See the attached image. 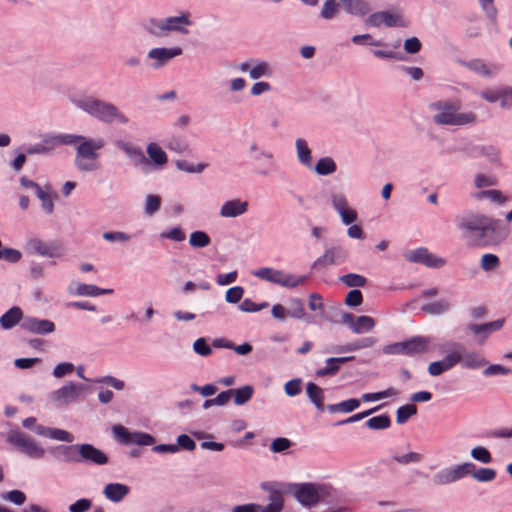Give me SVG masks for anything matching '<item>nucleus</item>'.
I'll return each mask as SVG.
<instances>
[{"label":"nucleus","mask_w":512,"mask_h":512,"mask_svg":"<svg viewBox=\"0 0 512 512\" xmlns=\"http://www.w3.org/2000/svg\"><path fill=\"white\" fill-rule=\"evenodd\" d=\"M434 111L433 121L438 125L465 126L476 122L473 112H460V100H439L430 104Z\"/></svg>","instance_id":"obj_1"},{"label":"nucleus","mask_w":512,"mask_h":512,"mask_svg":"<svg viewBox=\"0 0 512 512\" xmlns=\"http://www.w3.org/2000/svg\"><path fill=\"white\" fill-rule=\"evenodd\" d=\"M73 146L76 147L74 164L79 171L93 172L100 168L98 151L104 147V140L75 135Z\"/></svg>","instance_id":"obj_2"},{"label":"nucleus","mask_w":512,"mask_h":512,"mask_svg":"<svg viewBox=\"0 0 512 512\" xmlns=\"http://www.w3.org/2000/svg\"><path fill=\"white\" fill-rule=\"evenodd\" d=\"M459 228L464 231V236L469 239L473 246H488L487 239L496 231V221L484 215H472L462 219Z\"/></svg>","instance_id":"obj_3"},{"label":"nucleus","mask_w":512,"mask_h":512,"mask_svg":"<svg viewBox=\"0 0 512 512\" xmlns=\"http://www.w3.org/2000/svg\"><path fill=\"white\" fill-rule=\"evenodd\" d=\"M76 105L92 117H95L104 123L117 121L121 124H127L129 121L128 117L115 105L92 96L79 99L76 102Z\"/></svg>","instance_id":"obj_4"},{"label":"nucleus","mask_w":512,"mask_h":512,"mask_svg":"<svg viewBox=\"0 0 512 512\" xmlns=\"http://www.w3.org/2000/svg\"><path fill=\"white\" fill-rule=\"evenodd\" d=\"M253 275L261 280L289 288L297 287L307 281V276H295L288 274L283 270H277L270 267L259 268L253 272Z\"/></svg>","instance_id":"obj_5"},{"label":"nucleus","mask_w":512,"mask_h":512,"mask_svg":"<svg viewBox=\"0 0 512 512\" xmlns=\"http://www.w3.org/2000/svg\"><path fill=\"white\" fill-rule=\"evenodd\" d=\"M430 339L424 336H415L403 342H397L384 347L385 354H402L407 356L421 355L429 351Z\"/></svg>","instance_id":"obj_6"},{"label":"nucleus","mask_w":512,"mask_h":512,"mask_svg":"<svg viewBox=\"0 0 512 512\" xmlns=\"http://www.w3.org/2000/svg\"><path fill=\"white\" fill-rule=\"evenodd\" d=\"M8 441L30 458L39 459L44 456V449L40 447L33 438L21 431L10 432Z\"/></svg>","instance_id":"obj_7"},{"label":"nucleus","mask_w":512,"mask_h":512,"mask_svg":"<svg viewBox=\"0 0 512 512\" xmlns=\"http://www.w3.org/2000/svg\"><path fill=\"white\" fill-rule=\"evenodd\" d=\"M452 354L458 355V364L467 369H478L486 364L485 358L478 352L467 351L463 344L455 341L448 342Z\"/></svg>","instance_id":"obj_8"},{"label":"nucleus","mask_w":512,"mask_h":512,"mask_svg":"<svg viewBox=\"0 0 512 512\" xmlns=\"http://www.w3.org/2000/svg\"><path fill=\"white\" fill-rule=\"evenodd\" d=\"M475 469V464L465 462L450 468H446L434 475V483L437 485H447L456 482L468 475Z\"/></svg>","instance_id":"obj_9"},{"label":"nucleus","mask_w":512,"mask_h":512,"mask_svg":"<svg viewBox=\"0 0 512 512\" xmlns=\"http://www.w3.org/2000/svg\"><path fill=\"white\" fill-rule=\"evenodd\" d=\"M113 433L118 442L124 445L150 446L155 444V438L145 432H131L122 425L114 426Z\"/></svg>","instance_id":"obj_10"},{"label":"nucleus","mask_w":512,"mask_h":512,"mask_svg":"<svg viewBox=\"0 0 512 512\" xmlns=\"http://www.w3.org/2000/svg\"><path fill=\"white\" fill-rule=\"evenodd\" d=\"M367 26L380 27H406L407 21L404 19L400 11H379L375 12L366 19Z\"/></svg>","instance_id":"obj_11"},{"label":"nucleus","mask_w":512,"mask_h":512,"mask_svg":"<svg viewBox=\"0 0 512 512\" xmlns=\"http://www.w3.org/2000/svg\"><path fill=\"white\" fill-rule=\"evenodd\" d=\"M86 389L82 384L69 382L51 394V399L58 405H68L76 401L81 393Z\"/></svg>","instance_id":"obj_12"},{"label":"nucleus","mask_w":512,"mask_h":512,"mask_svg":"<svg viewBox=\"0 0 512 512\" xmlns=\"http://www.w3.org/2000/svg\"><path fill=\"white\" fill-rule=\"evenodd\" d=\"M439 350L441 353L445 354V357L441 361H435L429 364L428 372L431 376H439L458 364V355L452 354L451 350L448 348V342L440 345Z\"/></svg>","instance_id":"obj_13"},{"label":"nucleus","mask_w":512,"mask_h":512,"mask_svg":"<svg viewBox=\"0 0 512 512\" xmlns=\"http://www.w3.org/2000/svg\"><path fill=\"white\" fill-rule=\"evenodd\" d=\"M406 259L412 263H422L430 268H440L445 265L443 258L430 253L426 248H418L406 254Z\"/></svg>","instance_id":"obj_14"},{"label":"nucleus","mask_w":512,"mask_h":512,"mask_svg":"<svg viewBox=\"0 0 512 512\" xmlns=\"http://www.w3.org/2000/svg\"><path fill=\"white\" fill-rule=\"evenodd\" d=\"M346 258L347 252L342 247H331L313 262L312 269L317 270L329 265H337L343 263Z\"/></svg>","instance_id":"obj_15"},{"label":"nucleus","mask_w":512,"mask_h":512,"mask_svg":"<svg viewBox=\"0 0 512 512\" xmlns=\"http://www.w3.org/2000/svg\"><path fill=\"white\" fill-rule=\"evenodd\" d=\"M80 463L88 465H105L108 463L107 455L91 444H79Z\"/></svg>","instance_id":"obj_16"},{"label":"nucleus","mask_w":512,"mask_h":512,"mask_svg":"<svg viewBox=\"0 0 512 512\" xmlns=\"http://www.w3.org/2000/svg\"><path fill=\"white\" fill-rule=\"evenodd\" d=\"M295 497L306 507L314 506L321 501L319 487L311 483H304L297 486Z\"/></svg>","instance_id":"obj_17"},{"label":"nucleus","mask_w":512,"mask_h":512,"mask_svg":"<svg viewBox=\"0 0 512 512\" xmlns=\"http://www.w3.org/2000/svg\"><path fill=\"white\" fill-rule=\"evenodd\" d=\"M182 49L180 47L173 48H153L148 52V57L155 62L152 67L158 69L167 64L171 59L180 56Z\"/></svg>","instance_id":"obj_18"},{"label":"nucleus","mask_w":512,"mask_h":512,"mask_svg":"<svg viewBox=\"0 0 512 512\" xmlns=\"http://www.w3.org/2000/svg\"><path fill=\"white\" fill-rule=\"evenodd\" d=\"M22 329L40 335L52 333L55 330V324L47 319H38L27 317L21 323Z\"/></svg>","instance_id":"obj_19"},{"label":"nucleus","mask_w":512,"mask_h":512,"mask_svg":"<svg viewBox=\"0 0 512 512\" xmlns=\"http://www.w3.org/2000/svg\"><path fill=\"white\" fill-rule=\"evenodd\" d=\"M332 204L344 224L349 225L357 220V212L348 206L346 198L343 195L334 194L332 196Z\"/></svg>","instance_id":"obj_20"},{"label":"nucleus","mask_w":512,"mask_h":512,"mask_svg":"<svg viewBox=\"0 0 512 512\" xmlns=\"http://www.w3.org/2000/svg\"><path fill=\"white\" fill-rule=\"evenodd\" d=\"M503 324L504 320L498 319L484 324H469L468 329L478 337L477 343L481 345L490 333L500 330Z\"/></svg>","instance_id":"obj_21"},{"label":"nucleus","mask_w":512,"mask_h":512,"mask_svg":"<svg viewBox=\"0 0 512 512\" xmlns=\"http://www.w3.org/2000/svg\"><path fill=\"white\" fill-rule=\"evenodd\" d=\"M54 457L65 463H80L79 444L59 445L53 450Z\"/></svg>","instance_id":"obj_22"},{"label":"nucleus","mask_w":512,"mask_h":512,"mask_svg":"<svg viewBox=\"0 0 512 512\" xmlns=\"http://www.w3.org/2000/svg\"><path fill=\"white\" fill-rule=\"evenodd\" d=\"M248 210V202L240 199L226 201L220 209V215L225 218H233L243 215Z\"/></svg>","instance_id":"obj_23"},{"label":"nucleus","mask_w":512,"mask_h":512,"mask_svg":"<svg viewBox=\"0 0 512 512\" xmlns=\"http://www.w3.org/2000/svg\"><path fill=\"white\" fill-rule=\"evenodd\" d=\"M354 359V356L328 358L325 361V366L317 370L316 375L318 377L334 376L339 372L341 364L353 361Z\"/></svg>","instance_id":"obj_24"},{"label":"nucleus","mask_w":512,"mask_h":512,"mask_svg":"<svg viewBox=\"0 0 512 512\" xmlns=\"http://www.w3.org/2000/svg\"><path fill=\"white\" fill-rule=\"evenodd\" d=\"M130 492L129 486L122 483H109L104 487L103 494L111 502L122 501Z\"/></svg>","instance_id":"obj_25"},{"label":"nucleus","mask_w":512,"mask_h":512,"mask_svg":"<svg viewBox=\"0 0 512 512\" xmlns=\"http://www.w3.org/2000/svg\"><path fill=\"white\" fill-rule=\"evenodd\" d=\"M74 134H49L43 137L42 143L47 149V153L53 151L60 145H72Z\"/></svg>","instance_id":"obj_26"},{"label":"nucleus","mask_w":512,"mask_h":512,"mask_svg":"<svg viewBox=\"0 0 512 512\" xmlns=\"http://www.w3.org/2000/svg\"><path fill=\"white\" fill-rule=\"evenodd\" d=\"M166 34L168 32L177 31L184 34L188 33V30L184 26L191 25L189 13L182 14L181 16L168 17L164 19Z\"/></svg>","instance_id":"obj_27"},{"label":"nucleus","mask_w":512,"mask_h":512,"mask_svg":"<svg viewBox=\"0 0 512 512\" xmlns=\"http://www.w3.org/2000/svg\"><path fill=\"white\" fill-rule=\"evenodd\" d=\"M27 248L41 256L54 257L57 255V248L55 246L37 238L30 239L27 243Z\"/></svg>","instance_id":"obj_28"},{"label":"nucleus","mask_w":512,"mask_h":512,"mask_svg":"<svg viewBox=\"0 0 512 512\" xmlns=\"http://www.w3.org/2000/svg\"><path fill=\"white\" fill-rule=\"evenodd\" d=\"M340 4L345 11L356 16H365L370 11V5L365 0H341Z\"/></svg>","instance_id":"obj_29"},{"label":"nucleus","mask_w":512,"mask_h":512,"mask_svg":"<svg viewBox=\"0 0 512 512\" xmlns=\"http://www.w3.org/2000/svg\"><path fill=\"white\" fill-rule=\"evenodd\" d=\"M376 340L373 337H366L359 340H356L351 343H347L345 345L336 346L332 352L334 353H345V352H354L360 349H365L372 347L375 344Z\"/></svg>","instance_id":"obj_30"},{"label":"nucleus","mask_w":512,"mask_h":512,"mask_svg":"<svg viewBox=\"0 0 512 512\" xmlns=\"http://www.w3.org/2000/svg\"><path fill=\"white\" fill-rule=\"evenodd\" d=\"M22 310L14 306L0 317V324L4 329H11L22 319Z\"/></svg>","instance_id":"obj_31"},{"label":"nucleus","mask_w":512,"mask_h":512,"mask_svg":"<svg viewBox=\"0 0 512 512\" xmlns=\"http://www.w3.org/2000/svg\"><path fill=\"white\" fill-rule=\"evenodd\" d=\"M306 393L311 400V402L315 405V407L319 411H324L325 406L323 403L324 400V392L321 387L316 385L315 383L309 382L306 386Z\"/></svg>","instance_id":"obj_32"},{"label":"nucleus","mask_w":512,"mask_h":512,"mask_svg":"<svg viewBox=\"0 0 512 512\" xmlns=\"http://www.w3.org/2000/svg\"><path fill=\"white\" fill-rule=\"evenodd\" d=\"M147 154L151 160V162L156 166H164L168 157L165 151L157 144V143H149L147 146Z\"/></svg>","instance_id":"obj_33"},{"label":"nucleus","mask_w":512,"mask_h":512,"mask_svg":"<svg viewBox=\"0 0 512 512\" xmlns=\"http://www.w3.org/2000/svg\"><path fill=\"white\" fill-rule=\"evenodd\" d=\"M295 146L299 162L310 168L312 166V155L306 140L298 138L295 142Z\"/></svg>","instance_id":"obj_34"},{"label":"nucleus","mask_w":512,"mask_h":512,"mask_svg":"<svg viewBox=\"0 0 512 512\" xmlns=\"http://www.w3.org/2000/svg\"><path fill=\"white\" fill-rule=\"evenodd\" d=\"M112 289H102L92 284L79 283L77 285L75 294L79 296H91L96 297L104 294H112Z\"/></svg>","instance_id":"obj_35"},{"label":"nucleus","mask_w":512,"mask_h":512,"mask_svg":"<svg viewBox=\"0 0 512 512\" xmlns=\"http://www.w3.org/2000/svg\"><path fill=\"white\" fill-rule=\"evenodd\" d=\"M118 146L136 164H147V158L139 147H134L124 142H120Z\"/></svg>","instance_id":"obj_36"},{"label":"nucleus","mask_w":512,"mask_h":512,"mask_svg":"<svg viewBox=\"0 0 512 512\" xmlns=\"http://www.w3.org/2000/svg\"><path fill=\"white\" fill-rule=\"evenodd\" d=\"M360 406V401L355 398H351L345 401H342L337 404H331L327 406V409L330 413H336V412H344L349 413L354 411Z\"/></svg>","instance_id":"obj_37"},{"label":"nucleus","mask_w":512,"mask_h":512,"mask_svg":"<svg viewBox=\"0 0 512 512\" xmlns=\"http://www.w3.org/2000/svg\"><path fill=\"white\" fill-rule=\"evenodd\" d=\"M337 169L335 161L330 157H324L317 161L315 165V172L318 175H330Z\"/></svg>","instance_id":"obj_38"},{"label":"nucleus","mask_w":512,"mask_h":512,"mask_svg":"<svg viewBox=\"0 0 512 512\" xmlns=\"http://www.w3.org/2000/svg\"><path fill=\"white\" fill-rule=\"evenodd\" d=\"M375 327V321L370 316H358L355 325L353 326V333L362 334L371 331Z\"/></svg>","instance_id":"obj_39"},{"label":"nucleus","mask_w":512,"mask_h":512,"mask_svg":"<svg viewBox=\"0 0 512 512\" xmlns=\"http://www.w3.org/2000/svg\"><path fill=\"white\" fill-rule=\"evenodd\" d=\"M254 393V389L250 385H245L238 389H233L232 395L234 396V402L236 405H243L248 402Z\"/></svg>","instance_id":"obj_40"},{"label":"nucleus","mask_w":512,"mask_h":512,"mask_svg":"<svg viewBox=\"0 0 512 512\" xmlns=\"http://www.w3.org/2000/svg\"><path fill=\"white\" fill-rule=\"evenodd\" d=\"M365 425L373 430H383L390 427L391 419L387 414L378 415L368 419Z\"/></svg>","instance_id":"obj_41"},{"label":"nucleus","mask_w":512,"mask_h":512,"mask_svg":"<svg viewBox=\"0 0 512 512\" xmlns=\"http://www.w3.org/2000/svg\"><path fill=\"white\" fill-rule=\"evenodd\" d=\"M270 503L266 507H262L258 512H281L283 509V498L280 492L273 491L270 495Z\"/></svg>","instance_id":"obj_42"},{"label":"nucleus","mask_w":512,"mask_h":512,"mask_svg":"<svg viewBox=\"0 0 512 512\" xmlns=\"http://www.w3.org/2000/svg\"><path fill=\"white\" fill-rule=\"evenodd\" d=\"M211 243V238L206 232L195 231L190 234L189 244L194 248H204Z\"/></svg>","instance_id":"obj_43"},{"label":"nucleus","mask_w":512,"mask_h":512,"mask_svg":"<svg viewBox=\"0 0 512 512\" xmlns=\"http://www.w3.org/2000/svg\"><path fill=\"white\" fill-rule=\"evenodd\" d=\"M287 313L289 317L295 319H302L305 316V307L304 303L299 298H293L289 302V308L287 309Z\"/></svg>","instance_id":"obj_44"},{"label":"nucleus","mask_w":512,"mask_h":512,"mask_svg":"<svg viewBox=\"0 0 512 512\" xmlns=\"http://www.w3.org/2000/svg\"><path fill=\"white\" fill-rule=\"evenodd\" d=\"M470 475L478 482H491L496 478V470L493 468L483 467L479 469L475 468Z\"/></svg>","instance_id":"obj_45"},{"label":"nucleus","mask_w":512,"mask_h":512,"mask_svg":"<svg viewBox=\"0 0 512 512\" xmlns=\"http://www.w3.org/2000/svg\"><path fill=\"white\" fill-rule=\"evenodd\" d=\"M500 266V259L497 255L492 253H486L482 255L480 261V267L485 272L494 271Z\"/></svg>","instance_id":"obj_46"},{"label":"nucleus","mask_w":512,"mask_h":512,"mask_svg":"<svg viewBox=\"0 0 512 512\" xmlns=\"http://www.w3.org/2000/svg\"><path fill=\"white\" fill-rule=\"evenodd\" d=\"M417 413V407L414 404H406L397 409L396 422L404 424L410 417Z\"/></svg>","instance_id":"obj_47"},{"label":"nucleus","mask_w":512,"mask_h":512,"mask_svg":"<svg viewBox=\"0 0 512 512\" xmlns=\"http://www.w3.org/2000/svg\"><path fill=\"white\" fill-rule=\"evenodd\" d=\"M339 280L347 287H363L367 283L364 276L355 273L342 275Z\"/></svg>","instance_id":"obj_48"},{"label":"nucleus","mask_w":512,"mask_h":512,"mask_svg":"<svg viewBox=\"0 0 512 512\" xmlns=\"http://www.w3.org/2000/svg\"><path fill=\"white\" fill-rule=\"evenodd\" d=\"M450 304L446 300H439L422 306V310L428 314L438 315L448 311Z\"/></svg>","instance_id":"obj_49"},{"label":"nucleus","mask_w":512,"mask_h":512,"mask_svg":"<svg viewBox=\"0 0 512 512\" xmlns=\"http://www.w3.org/2000/svg\"><path fill=\"white\" fill-rule=\"evenodd\" d=\"M398 394V391L394 388H388L384 391L375 392V393H365L361 396V400L363 402H371V401H378L383 398L396 396Z\"/></svg>","instance_id":"obj_50"},{"label":"nucleus","mask_w":512,"mask_h":512,"mask_svg":"<svg viewBox=\"0 0 512 512\" xmlns=\"http://www.w3.org/2000/svg\"><path fill=\"white\" fill-rule=\"evenodd\" d=\"M145 29L152 35L163 36L166 35L164 20L149 19L145 24Z\"/></svg>","instance_id":"obj_51"},{"label":"nucleus","mask_w":512,"mask_h":512,"mask_svg":"<svg viewBox=\"0 0 512 512\" xmlns=\"http://www.w3.org/2000/svg\"><path fill=\"white\" fill-rule=\"evenodd\" d=\"M22 254L14 248H0V259L9 263H17L21 260Z\"/></svg>","instance_id":"obj_52"},{"label":"nucleus","mask_w":512,"mask_h":512,"mask_svg":"<svg viewBox=\"0 0 512 512\" xmlns=\"http://www.w3.org/2000/svg\"><path fill=\"white\" fill-rule=\"evenodd\" d=\"M176 166L178 169L188 173H201L207 167V164L199 163L194 165L186 160H178L176 161Z\"/></svg>","instance_id":"obj_53"},{"label":"nucleus","mask_w":512,"mask_h":512,"mask_svg":"<svg viewBox=\"0 0 512 512\" xmlns=\"http://www.w3.org/2000/svg\"><path fill=\"white\" fill-rule=\"evenodd\" d=\"M268 306L269 304L267 302L256 304L251 299L246 298L240 303L239 309L243 312H257L267 308Z\"/></svg>","instance_id":"obj_54"},{"label":"nucleus","mask_w":512,"mask_h":512,"mask_svg":"<svg viewBox=\"0 0 512 512\" xmlns=\"http://www.w3.org/2000/svg\"><path fill=\"white\" fill-rule=\"evenodd\" d=\"M471 456L475 460L484 464H488L492 461L491 453L485 447L482 446L473 448L471 450Z\"/></svg>","instance_id":"obj_55"},{"label":"nucleus","mask_w":512,"mask_h":512,"mask_svg":"<svg viewBox=\"0 0 512 512\" xmlns=\"http://www.w3.org/2000/svg\"><path fill=\"white\" fill-rule=\"evenodd\" d=\"M466 66L470 70H472L478 74H481L483 76H491L492 75V72L490 71L488 66L482 60H479V59L471 60L466 64Z\"/></svg>","instance_id":"obj_56"},{"label":"nucleus","mask_w":512,"mask_h":512,"mask_svg":"<svg viewBox=\"0 0 512 512\" xmlns=\"http://www.w3.org/2000/svg\"><path fill=\"white\" fill-rule=\"evenodd\" d=\"M292 446V442L288 438L279 437L274 439L270 444V450L274 453H282Z\"/></svg>","instance_id":"obj_57"},{"label":"nucleus","mask_w":512,"mask_h":512,"mask_svg":"<svg viewBox=\"0 0 512 512\" xmlns=\"http://www.w3.org/2000/svg\"><path fill=\"white\" fill-rule=\"evenodd\" d=\"M36 195L41 201L42 208L46 211V213L51 214L54 209V203L49 193L44 191L42 188H38Z\"/></svg>","instance_id":"obj_58"},{"label":"nucleus","mask_w":512,"mask_h":512,"mask_svg":"<svg viewBox=\"0 0 512 512\" xmlns=\"http://www.w3.org/2000/svg\"><path fill=\"white\" fill-rule=\"evenodd\" d=\"M243 294H244V288L243 287H241V286H234V287L229 288L226 291L225 300L228 303L236 304V303H238L242 299Z\"/></svg>","instance_id":"obj_59"},{"label":"nucleus","mask_w":512,"mask_h":512,"mask_svg":"<svg viewBox=\"0 0 512 512\" xmlns=\"http://www.w3.org/2000/svg\"><path fill=\"white\" fill-rule=\"evenodd\" d=\"M477 198H488L493 202H497L499 204H503L506 202V197L503 196L502 192L499 190H486L477 194Z\"/></svg>","instance_id":"obj_60"},{"label":"nucleus","mask_w":512,"mask_h":512,"mask_svg":"<svg viewBox=\"0 0 512 512\" xmlns=\"http://www.w3.org/2000/svg\"><path fill=\"white\" fill-rule=\"evenodd\" d=\"M363 302V295L360 290L354 289L347 293L345 304L350 307L360 306Z\"/></svg>","instance_id":"obj_61"},{"label":"nucleus","mask_w":512,"mask_h":512,"mask_svg":"<svg viewBox=\"0 0 512 512\" xmlns=\"http://www.w3.org/2000/svg\"><path fill=\"white\" fill-rule=\"evenodd\" d=\"M161 199L157 195H148L146 198L145 212L148 215H153L160 209Z\"/></svg>","instance_id":"obj_62"},{"label":"nucleus","mask_w":512,"mask_h":512,"mask_svg":"<svg viewBox=\"0 0 512 512\" xmlns=\"http://www.w3.org/2000/svg\"><path fill=\"white\" fill-rule=\"evenodd\" d=\"M338 11V5L335 0H327L321 10V16L324 19H332Z\"/></svg>","instance_id":"obj_63"},{"label":"nucleus","mask_w":512,"mask_h":512,"mask_svg":"<svg viewBox=\"0 0 512 512\" xmlns=\"http://www.w3.org/2000/svg\"><path fill=\"white\" fill-rule=\"evenodd\" d=\"M4 500H8L16 505H22L26 501V495L20 490H11L2 495Z\"/></svg>","instance_id":"obj_64"}]
</instances>
